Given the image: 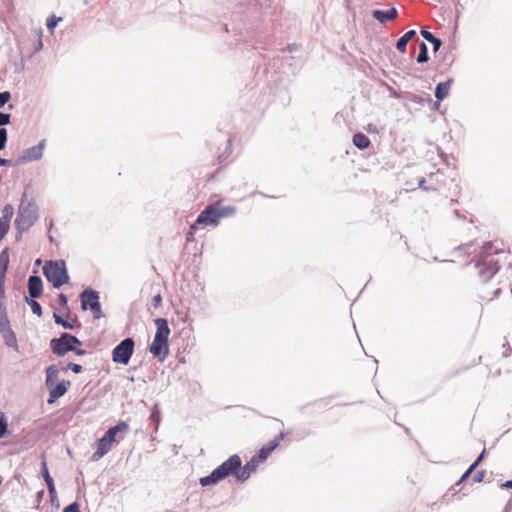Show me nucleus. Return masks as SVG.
Instances as JSON below:
<instances>
[{
  "label": "nucleus",
  "instance_id": "obj_24",
  "mask_svg": "<svg viewBox=\"0 0 512 512\" xmlns=\"http://www.w3.org/2000/svg\"><path fill=\"white\" fill-rule=\"evenodd\" d=\"M215 204H217V211L220 219L232 216L236 212V208L234 206H222L219 201L215 202Z\"/></svg>",
  "mask_w": 512,
  "mask_h": 512
},
{
  "label": "nucleus",
  "instance_id": "obj_14",
  "mask_svg": "<svg viewBox=\"0 0 512 512\" xmlns=\"http://www.w3.org/2000/svg\"><path fill=\"white\" fill-rule=\"evenodd\" d=\"M259 463L252 457L250 461H248L244 466H240L237 472L235 473V478L239 482L246 481L252 472H254Z\"/></svg>",
  "mask_w": 512,
  "mask_h": 512
},
{
  "label": "nucleus",
  "instance_id": "obj_33",
  "mask_svg": "<svg viewBox=\"0 0 512 512\" xmlns=\"http://www.w3.org/2000/svg\"><path fill=\"white\" fill-rule=\"evenodd\" d=\"M47 488H48L51 503L56 504L58 506V496H57L55 485L48 486Z\"/></svg>",
  "mask_w": 512,
  "mask_h": 512
},
{
  "label": "nucleus",
  "instance_id": "obj_2",
  "mask_svg": "<svg viewBox=\"0 0 512 512\" xmlns=\"http://www.w3.org/2000/svg\"><path fill=\"white\" fill-rule=\"evenodd\" d=\"M241 464L242 461L240 456L234 454L214 469L210 475L200 478L199 483L201 486L206 487L215 485L230 475L235 477V473L238 468H240Z\"/></svg>",
  "mask_w": 512,
  "mask_h": 512
},
{
  "label": "nucleus",
  "instance_id": "obj_21",
  "mask_svg": "<svg viewBox=\"0 0 512 512\" xmlns=\"http://www.w3.org/2000/svg\"><path fill=\"white\" fill-rule=\"evenodd\" d=\"M416 35V32L414 30H410L406 32L396 43V48L400 52L406 51L407 43Z\"/></svg>",
  "mask_w": 512,
  "mask_h": 512
},
{
  "label": "nucleus",
  "instance_id": "obj_51",
  "mask_svg": "<svg viewBox=\"0 0 512 512\" xmlns=\"http://www.w3.org/2000/svg\"><path fill=\"white\" fill-rule=\"evenodd\" d=\"M161 299H162V298H161V296H160V295H156V296H154L153 301H154L155 305H156V304H158V303H160V302H161Z\"/></svg>",
  "mask_w": 512,
  "mask_h": 512
},
{
  "label": "nucleus",
  "instance_id": "obj_43",
  "mask_svg": "<svg viewBox=\"0 0 512 512\" xmlns=\"http://www.w3.org/2000/svg\"><path fill=\"white\" fill-rule=\"evenodd\" d=\"M285 433L281 432L278 434L272 441H270V444H276V447L279 445V443L284 439Z\"/></svg>",
  "mask_w": 512,
  "mask_h": 512
},
{
  "label": "nucleus",
  "instance_id": "obj_44",
  "mask_svg": "<svg viewBox=\"0 0 512 512\" xmlns=\"http://www.w3.org/2000/svg\"><path fill=\"white\" fill-rule=\"evenodd\" d=\"M430 43H432V44H433V50H434V51H438V50H439V48H440V47H441V45H442L441 40H440V39H438V38H436V37H434V39H433Z\"/></svg>",
  "mask_w": 512,
  "mask_h": 512
},
{
  "label": "nucleus",
  "instance_id": "obj_42",
  "mask_svg": "<svg viewBox=\"0 0 512 512\" xmlns=\"http://www.w3.org/2000/svg\"><path fill=\"white\" fill-rule=\"evenodd\" d=\"M7 430V422L4 419H0V438H2Z\"/></svg>",
  "mask_w": 512,
  "mask_h": 512
},
{
  "label": "nucleus",
  "instance_id": "obj_18",
  "mask_svg": "<svg viewBox=\"0 0 512 512\" xmlns=\"http://www.w3.org/2000/svg\"><path fill=\"white\" fill-rule=\"evenodd\" d=\"M276 448V444H270L263 446L259 452L253 456V458L258 462L261 463L264 460L267 459V457L270 455V453Z\"/></svg>",
  "mask_w": 512,
  "mask_h": 512
},
{
  "label": "nucleus",
  "instance_id": "obj_20",
  "mask_svg": "<svg viewBox=\"0 0 512 512\" xmlns=\"http://www.w3.org/2000/svg\"><path fill=\"white\" fill-rule=\"evenodd\" d=\"M13 213V207L9 204L5 205L2 211V217L0 218V224L9 229Z\"/></svg>",
  "mask_w": 512,
  "mask_h": 512
},
{
  "label": "nucleus",
  "instance_id": "obj_50",
  "mask_svg": "<svg viewBox=\"0 0 512 512\" xmlns=\"http://www.w3.org/2000/svg\"><path fill=\"white\" fill-rule=\"evenodd\" d=\"M424 183H425L424 178H421V179L419 180V187H421V188H422V189H424V190H428V188H427L426 186H424Z\"/></svg>",
  "mask_w": 512,
  "mask_h": 512
},
{
  "label": "nucleus",
  "instance_id": "obj_16",
  "mask_svg": "<svg viewBox=\"0 0 512 512\" xmlns=\"http://www.w3.org/2000/svg\"><path fill=\"white\" fill-rule=\"evenodd\" d=\"M9 265V252L5 248L0 253V288H4L5 276Z\"/></svg>",
  "mask_w": 512,
  "mask_h": 512
},
{
  "label": "nucleus",
  "instance_id": "obj_11",
  "mask_svg": "<svg viewBox=\"0 0 512 512\" xmlns=\"http://www.w3.org/2000/svg\"><path fill=\"white\" fill-rule=\"evenodd\" d=\"M129 431V426L126 422L120 421L117 425L110 427L104 436L108 437L112 442L119 443Z\"/></svg>",
  "mask_w": 512,
  "mask_h": 512
},
{
  "label": "nucleus",
  "instance_id": "obj_17",
  "mask_svg": "<svg viewBox=\"0 0 512 512\" xmlns=\"http://www.w3.org/2000/svg\"><path fill=\"white\" fill-rule=\"evenodd\" d=\"M397 14L398 13L395 8H391L388 11L374 10L372 13L373 17L382 24L386 23L387 21L395 19L397 17Z\"/></svg>",
  "mask_w": 512,
  "mask_h": 512
},
{
  "label": "nucleus",
  "instance_id": "obj_40",
  "mask_svg": "<svg viewBox=\"0 0 512 512\" xmlns=\"http://www.w3.org/2000/svg\"><path fill=\"white\" fill-rule=\"evenodd\" d=\"M68 369H70L74 373L78 374V373H80L82 371V366L79 365V364H76V363H69L68 364Z\"/></svg>",
  "mask_w": 512,
  "mask_h": 512
},
{
  "label": "nucleus",
  "instance_id": "obj_46",
  "mask_svg": "<svg viewBox=\"0 0 512 512\" xmlns=\"http://www.w3.org/2000/svg\"><path fill=\"white\" fill-rule=\"evenodd\" d=\"M9 229L2 226V224H0V241L5 237V235L8 233Z\"/></svg>",
  "mask_w": 512,
  "mask_h": 512
},
{
  "label": "nucleus",
  "instance_id": "obj_5",
  "mask_svg": "<svg viewBox=\"0 0 512 512\" xmlns=\"http://www.w3.org/2000/svg\"><path fill=\"white\" fill-rule=\"evenodd\" d=\"M37 209L31 204H21L18 209L15 226L19 233L28 230L37 220Z\"/></svg>",
  "mask_w": 512,
  "mask_h": 512
},
{
  "label": "nucleus",
  "instance_id": "obj_57",
  "mask_svg": "<svg viewBox=\"0 0 512 512\" xmlns=\"http://www.w3.org/2000/svg\"><path fill=\"white\" fill-rule=\"evenodd\" d=\"M508 355H509L508 350H505V352H504V356H505V357H507Z\"/></svg>",
  "mask_w": 512,
  "mask_h": 512
},
{
  "label": "nucleus",
  "instance_id": "obj_59",
  "mask_svg": "<svg viewBox=\"0 0 512 512\" xmlns=\"http://www.w3.org/2000/svg\"><path fill=\"white\" fill-rule=\"evenodd\" d=\"M37 47L41 48L42 47V43L40 42L39 44H37Z\"/></svg>",
  "mask_w": 512,
  "mask_h": 512
},
{
  "label": "nucleus",
  "instance_id": "obj_10",
  "mask_svg": "<svg viewBox=\"0 0 512 512\" xmlns=\"http://www.w3.org/2000/svg\"><path fill=\"white\" fill-rule=\"evenodd\" d=\"M46 147V140H41L36 146L24 149L19 156L20 163H29L37 161L42 158L44 149Z\"/></svg>",
  "mask_w": 512,
  "mask_h": 512
},
{
  "label": "nucleus",
  "instance_id": "obj_6",
  "mask_svg": "<svg viewBox=\"0 0 512 512\" xmlns=\"http://www.w3.org/2000/svg\"><path fill=\"white\" fill-rule=\"evenodd\" d=\"M79 339L71 334L63 333L59 338L50 341V347L57 356H64L67 352L75 350V345H80Z\"/></svg>",
  "mask_w": 512,
  "mask_h": 512
},
{
  "label": "nucleus",
  "instance_id": "obj_58",
  "mask_svg": "<svg viewBox=\"0 0 512 512\" xmlns=\"http://www.w3.org/2000/svg\"><path fill=\"white\" fill-rule=\"evenodd\" d=\"M8 108H9V109H12V108H13V104H11V103H10V104L8 105Z\"/></svg>",
  "mask_w": 512,
  "mask_h": 512
},
{
  "label": "nucleus",
  "instance_id": "obj_13",
  "mask_svg": "<svg viewBox=\"0 0 512 512\" xmlns=\"http://www.w3.org/2000/svg\"><path fill=\"white\" fill-rule=\"evenodd\" d=\"M114 444V442H112L110 439H108V437L106 436H102L98 442H97V449L96 451L92 454L91 456V460L92 461H98L100 460L102 457H104L111 449V446Z\"/></svg>",
  "mask_w": 512,
  "mask_h": 512
},
{
  "label": "nucleus",
  "instance_id": "obj_41",
  "mask_svg": "<svg viewBox=\"0 0 512 512\" xmlns=\"http://www.w3.org/2000/svg\"><path fill=\"white\" fill-rule=\"evenodd\" d=\"M421 35L428 42H431L434 39V37H435L432 33H430L429 31H427L425 29L421 30Z\"/></svg>",
  "mask_w": 512,
  "mask_h": 512
},
{
  "label": "nucleus",
  "instance_id": "obj_38",
  "mask_svg": "<svg viewBox=\"0 0 512 512\" xmlns=\"http://www.w3.org/2000/svg\"><path fill=\"white\" fill-rule=\"evenodd\" d=\"M63 512H80L77 502L71 503L65 507Z\"/></svg>",
  "mask_w": 512,
  "mask_h": 512
},
{
  "label": "nucleus",
  "instance_id": "obj_36",
  "mask_svg": "<svg viewBox=\"0 0 512 512\" xmlns=\"http://www.w3.org/2000/svg\"><path fill=\"white\" fill-rule=\"evenodd\" d=\"M10 123V114L0 112V128Z\"/></svg>",
  "mask_w": 512,
  "mask_h": 512
},
{
  "label": "nucleus",
  "instance_id": "obj_52",
  "mask_svg": "<svg viewBox=\"0 0 512 512\" xmlns=\"http://www.w3.org/2000/svg\"><path fill=\"white\" fill-rule=\"evenodd\" d=\"M502 486L505 488H512V480L506 481Z\"/></svg>",
  "mask_w": 512,
  "mask_h": 512
},
{
  "label": "nucleus",
  "instance_id": "obj_12",
  "mask_svg": "<svg viewBox=\"0 0 512 512\" xmlns=\"http://www.w3.org/2000/svg\"><path fill=\"white\" fill-rule=\"evenodd\" d=\"M69 386V381L53 383L51 386H47L49 390V398L47 400L48 404L54 403L56 399L63 396L67 392Z\"/></svg>",
  "mask_w": 512,
  "mask_h": 512
},
{
  "label": "nucleus",
  "instance_id": "obj_3",
  "mask_svg": "<svg viewBox=\"0 0 512 512\" xmlns=\"http://www.w3.org/2000/svg\"><path fill=\"white\" fill-rule=\"evenodd\" d=\"M496 253V250L493 251L492 243H486L476 260L475 267L484 282L490 280L499 269L498 261L494 256Z\"/></svg>",
  "mask_w": 512,
  "mask_h": 512
},
{
  "label": "nucleus",
  "instance_id": "obj_31",
  "mask_svg": "<svg viewBox=\"0 0 512 512\" xmlns=\"http://www.w3.org/2000/svg\"><path fill=\"white\" fill-rule=\"evenodd\" d=\"M6 329L10 330L12 328L10 326V322L6 315V312H3L2 314H0V331H1V333L5 332Z\"/></svg>",
  "mask_w": 512,
  "mask_h": 512
},
{
  "label": "nucleus",
  "instance_id": "obj_55",
  "mask_svg": "<svg viewBox=\"0 0 512 512\" xmlns=\"http://www.w3.org/2000/svg\"><path fill=\"white\" fill-rule=\"evenodd\" d=\"M0 96H10V93L9 92H0Z\"/></svg>",
  "mask_w": 512,
  "mask_h": 512
},
{
  "label": "nucleus",
  "instance_id": "obj_32",
  "mask_svg": "<svg viewBox=\"0 0 512 512\" xmlns=\"http://www.w3.org/2000/svg\"><path fill=\"white\" fill-rule=\"evenodd\" d=\"M35 298L31 299L28 304L30 305L31 309H32V312L38 316H41L42 315V308H41V305L36 301L34 300Z\"/></svg>",
  "mask_w": 512,
  "mask_h": 512
},
{
  "label": "nucleus",
  "instance_id": "obj_29",
  "mask_svg": "<svg viewBox=\"0 0 512 512\" xmlns=\"http://www.w3.org/2000/svg\"><path fill=\"white\" fill-rule=\"evenodd\" d=\"M428 61V49L424 42H421L420 44V51L417 57L418 63H424Z\"/></svg>",
  "mask_w": 512,
  "mask_h": 512
},
{
  "label": "nucleus",
  "instance_id": "obj_28",
  "mask_svg": "<svg viewBox=\"0 0 512 512\" xmlns=\"http://www.w3.org/2000/svg\"><path fill=\"white\" fill-rule=\"evenodd\" d=\"M41 466H42L41 467V473H42V476L44 478V481H45L47 487L54 485V481H53L52 477L49 474V471H48L47 464H46L45 460L42 461V465Z\"/></svg>",
  "mask_w": 512,
  "mask_h": 512
},
{
  "label": "nucleus",
  "instance_id": "obj_15",
  "mask_svg": "<svg viewBox=\"0 0 512 512\" xmlns=\"http://www.w3.org/2000/svg\"><path fill=\"white\" fill-rule=\"evenodd\" d=\"M28 291L31 298H38L43 291V283L39 276H30L28 279Z\"/></svg>",
  "mask_w": 512,
  "mask_h": 512
},
{
  "label": "nucleus",
  "instance_id": "obj_22",
  "mask_svg": "<svg viewBox=\"0 0 512 512\" xmlns=\"http://www.w3.org/2000/svg\"><path fill=\"white\" fill-rule=\"evenodd\" d=\"M91 294H98V292L92 290V289H85L81 295V307L83 310L88 309L90 306V303H93L92 295Z\"/></svg>",
  "mask_w": 512,
  "mask_h": 512
},
{
  "label": "nucleus",
  "instance_id": "obj_30",
  "mask_svg": "<svg viewBox=\"0 0 512 512\" xmlns=\"http://www.w3.org/2000/svg\"><path fill=\"white\" fill-rule=\"evenodd\" d=\"M53 318L56 324L61 325L64 329H73L74 326L72 323L64 320L59 314L54 313Z\"/></svg>",
  "mask_w": 512,
  "mask_h": 512
},
{
  "label": "nucleus",
  "instance_id": "obj_49",
  "mask_svg": "<svg viewBox=\"0 0 512 512\" xmlns=\"http://www.w3.org/2000/svg\"><path fill=\"white\" fill-rule=\"evenodd\" d=\"M10 98H0V108L4 107Z\"/></svg>",
  "mask_w": 512,
  "mask_h": 512
},
{
  "label": "nucleus",
  "instance_id": "obj_23",
  "mask_svg": "<svg viewBox=\"0 0 512 512\" xmlns=\"http://www.w3.org/2000/svg\"><path fill=\"white\" fill-rule=\"evenodd\" d=\"M353 144L359 149H365L370 145V140L366 135L357 133L353 136Z\"/></svg>",
  "mask_w": 512,
  "mask_h": 512
},
{
  "label": "nucleus",
  "instance_id": "obj_8",
  "mask_svg": "<svg viewBox=\"0 0 512 512\" xmlns=\"http://www.w3.org/2000/svg\"><path fill=\"white\" fill-rule=\"evenodd\" d=\"M134 340L125 338L112 351V360L115 363L127 365L134 352Z\"/></svg>",
  "mask_w": 512,
  "mask_h": 512
},
{
  "label": "nucleus",
  "instance_id": "obj_37",
  "mask_svg": "<svg viewBox=\"0 0 512 512\" xmlns=\"http://www.w3.org/2000/svg\"><path fill=\"white\" fill-rule=\"evenodd\" d=\"M474 470H475V465H471L467 469V471L462 475V477L460 478V480L457 484L459 485L461 482L465 481Z\"/></svg>",
  "mask_w": 512,
  "mask_h": 512
},
{
  "label": "nucleus",
  "instance_id": "obj_60",
  "mask_svg": "<svg viewBox=\"0 0 512 512\" xmlns=\"http://www.w3.org/2000/svg\"><path fill=\"white\" fill-rule=\"evenodd\" d=\"M37 47L41 48L42 47V43L40 42L39 44H37Z\"/></svg>",
  "mask_w": 512,
  "mask_h": 512
},
{
  "label": "nucleus",
  "instance_id": "obj_54",
  "mask_svg": "<svg viewBox=\"0 0 512 512\" xmlns=\"http://www.w3.org/2000/svg\"><path fill=\"white\" fill-rule=\"evenodd\" d=\"M77 355H84L85 354V350H81V349H76L73 350Z\"/></svg>",
  "mask_w": 512,
  "mask_h": 512
},
{
  "label": "nucleus",
  "instance_id": "obj_27",
  "mask_svg": "<svg viewBox=\"0 0 512 512\" xmlns=\"http://www.w3.org/2000/svg\"><path fill=\"white\" fill-rule=\"evenodd\" d=\"M93 303H90L88 307L93 313L95 318H100L102 316L101 305L99 303V294H91Z\"/></svg>",
  "mask_w": 512,
  "mask_h": 512
},
{
  "label": "nucleus",
  "instance_id": "obj_9",
  "mask_svg": "<svg viewBox=\"0 0 512 512\" xmlns=\"http://www.w3.org/2000/svg\"><path fill=\"white\" fill-rule=\"evenodd\" d=\"M443 98H436V100H432V98H409V102L406 103V106L409 109L413 107L415 109H419L430 116V113L433 111H439L443 114V110L441 109V100Z\"/></svg>",
  "mask_w": 512,
  "mask_h": 512
},
{
  "label": "nucleus",
  "instance_id": "obj_1",
  "mask_svg": "<svg viewBox=\"0 0 512 512\" xmlns=\"http://www.w3.org/2000/svg\"><path fill=\"white\" fill-rule=\"evenodd\" d=\"M156 333L149 347L150 353L157 357L159 361H163L169 355L168 337L170 328L168 322L164 318H157L155 320Z\"/></svg>",
  "mask_w": 512,
  "mask_h": 512
},
{
  "label": "nucleus",
  "instance_id": "obj_34",
  "mask_svg": "<svg viewBox=\"0 0 512 512\" xmlns=\"http://www.w3.org/2000/svg\"><path fill=\"white\" fill-rule=\"evenodd\" d=\"M61 21V18H57L56 16H52L50 18L47 19V28L48 30L53 33V30L54 28L56 27V25L58 24V22Z\"/></svg>",
  "mask_w": 512,
  "mask_h": 512
},
{
  "label": "nucleus",
  "instance_id": "obj_39",
  "mask_svg": "<svg viewBox=\"0 0 512 512\" xmlns=\"http://www.w3.org/2000/svg\"><path fill=\"white\" fill-rule=\"evenodd\" d=\"M67 302H68V299H67L66 295L63 294V293L59 294V296H58V303L61 306L65 307V309L68 311Z\"/></svg>",
  "mask_w": 512,
  "mask_h": 512
},
{
  "label": "nucleus",
  "instance_id": "obj_19",
  "mask_svg": "<svg viewBox=\"0 0 512 512\" xmlns=\"http://www.w3.org/2000/svg\"><path fill=\"white\" fill-rule=\"evenodd\" d=\"M2 337H3V340H4V343L8 346V347H11L15 350H18V343H17V338H16V335L14 333V331L12 329L10 330H7L5 332H2Z\"/></svg>",
  "mask_w": 512,
  "mask_h": 512
},
{
  "label": "nucleus",
  "instance_id": "obj_7",
  "mask_svg": "<svg viewBox=\"0 0 512 512\" xmlns=\"http://www.w3.org/2000/svg\"><path fill=\"white\" fill-rule=\"evenodd\" d=\"M220 220L219 213L217 211V204L212 203L208 205L197 217L195 223L191 225L190 232L188 233V239L193 235V231L198 226H216Z\"/></svg>",
  "mask_w": 512,
  "mask_h": 512
},
{
  "label": "nucleus",
  "instance_id": "obj_26",
  "mask_svg": "<svg viewBox=\"0 0 512 512\" xmlns=\"http://www.w3.org/2000/svg\"><path fill=\"white\" fill-rule=\"evenodd\" d=\"M451 84L452 80L438 83L435 89L434 96H447L450 91Z\"/></svg>",
  "mask_w": 512,
  "mask_h": 512
},
{
  "label": "nucleus",
  "instance_id": "obj_48",
  "mask_svg": "<svg viewBox=\"0 0 512 512\" xmlns=\"http://www.w3.org/2000/svg\"><path fill=\"white\" fill-rule=\"evenodd\" d=\"M484 476V472H478L475 476V482H481Z\"/></svg>",
  "mask_w": 512,
  "mask_h": 512
},
{
  "label": "nucleus",
  "instance_id": "obj_53",
  "mask_svg": "<svg viewBox=\"0 0 512 512\" xmlns=\"http://www.w3.org/2000/svg\"><path fill=\"white\" fill-rule=\"evenodd\" d=\"M8 163H9L8 160L3 159V158L0 157V167L1 166H6V165H8Z\"/></svg>",
  "mask_w": 512,
  "mask_h": 512
},
{
  "label": "nucleus",
  "instance_id": "obj_4",
  "mask_svg": "<svg viewBox=\"0 0 512 512\" xmlns=\"http://www.w3.org/2000/svg\"><path fill=\"white\" fill-rule=\"evenodd\" d=\"M43 273L55 288H60L69 281L66 265L63 260L47 262L43 267Z\"/></svg>",
  "mask_w": 512,
  "mask_h": 512
},
{
  "label": "nucleus",
  "instance_id": "obj_35",
  "mask_svg": "<svg viewBox=\"0 0 512 512\" xmlns=\"http://www.w3.org/2000/svg\"><path fill=\"white\" fill-rule=\"evenodd\" d=\"M7 142V130L0 128V148L3 150Z\"/></svg>",
  "mask_w": 512,
  "mask_h": 512
},
{
  "label": "nucleus",
  "instance_id": "obj_45",
  "mask_svg": "<svg viewBox=\"0 0 512 512\" xmlns=\"http://www.w3.org/2000/svg\"><path fill=\"white\" fill-rule=\"evenodd\" d=\"M4 294H5L4 288H0V314L5 312V307H4V304L2 301L4 298Z\"/></svg>",
  "mask_w": 512,
  "mask_h": 512
},
{
  "label": "nucleus",
  "instance_id": "obj_61",
  "mask_svg": "<svg viewBox=\"0 0 512 512\" xmlns=\"http://www.w3.org/2000/svg\"><path fill=\"white\" fill-rule=\"evenodd\" d=\"M1 150H2V149L0 148V151H1Z\"/></svg>",
  "mask_w": 512,
  "mask_h": 512
},
{
  "label": "nucleus",
  "instance_id": "obj_47",
  "mask_svg": "<svg viewBox=\"0 0 512 512\" xmlns=\"http://www.w3.org/2000/svg\"><path fill=\"white\" fill-rule=\"evenodd\" d=\"M485 450L482 451V453L478 456V458L475 460V462L472 465H475V468L479 465V463L482 461L484 457Z\"/></svg>",
  "mask_w": 512,
  "mask_h": 512
},
{
  "label": "nucleus",
  "instance_id": "obj_56",
  "mask_svg": "<svg viewBox=\"0 0 512 512\" xmlns=\"http://www.w3.org/2000/svg\"><path fill=\"white\" fill-rule=\"evenodd\" d=\"M454 215H455L456 217H461V216H460V213H459V211H458V210H455V211H454Z\"/></svg>",
  "mask_w": 512,
  "mask_h": 512
},
{
  "label": "nucleus",
  "instance_id": "obj_25",
  "mask_svg": "<svg viewBox=\"0 0 512 512\" xmlns=\"http://www.w3.org/2000/svg\"><path fill=\"white\" fill-rule=\"evenodd\" d=\"M58 377V369L55 365H50L46 369V386H51L56 383Z\"/></svg>",
  "mask_w": 512,
  "mask_h": 512
}]
</instances>
